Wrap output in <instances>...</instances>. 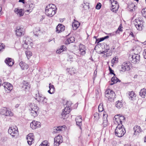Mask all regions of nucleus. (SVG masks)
Masks as SVG:
<instances>
[{
  "instance_id": "f257e3e1",
  "label": "nucleus",
  "mask_w": 146,
  "mask_h": 146,
  "mask_svg": "<svg viewBox=\"0 0 146 146\" xmlns=\"http://www.w3.org/2000/svg\"><path fill=\"white\" fill-rule=\"evenodd\" d=\"M57 8L53 4L48 5L45 9V13L46 15L49 17H52L56 12Z\"/></svg>"
},
{
  "instance_id": "f03ea898",
  "label": "nucleus",
  "mask_w": 146,
  "mask_h": 146,
  "mask_svg": "<svg viewBox=\"0 0 146 146\" xmlns=\"http://www.w3.org/2000/svg\"><path fill=\"white\" fill-rule=\"evenodd\" d=\"M72 104V103L71 102L67 101L66 104L64 105L65 108L62 110V112L60 116V117L63 119H66L67 118V115L71 111L70 107Z\"/></svg>"
},
{
  "instance_id": "7ed1b4c3",
  "label": "nucleus",
  "mask_w": 146,
  "mask_h": 146,
  "mask_svg": "<svg viewBox=\"0 0 146 146\" xmlns=\"http://www.w3.org/2000/svg\"><path fill=\"white\" fill-rule=\"evenodd\" d=\"M126 131L123 125L120 126L119 125L117 126L115 130V133L116 136L118 137H121L125 133Z\"/></svg>"
},
{
  "instance_id": "20e7f679",
  "label": "nucleus",
  "mask_w": 146,
  "mask_h": 146,
  "mask_svg": "<svg viewBox=\"0 0 146 146\" xmlns=\"http://www.w3.org/2000/svg\"><path fill=\"white\" fill-rule=\"evenodd\" d=\"M32 42L29 37L24 36L22 42L23 47L25 49H27L29 46H31Z\"/></svg>"
},
{
  "instance_id": "39448f33",
  "label": "nucleus",
  "mask_w": 146,
  "mask_h": 146,
  "mask_svg": "<svg viewBox=\"0 0 146 146\" xmlns=\"http://www.w3.org/2000/svg\"><path fill=\"white\" fill-rule=\"evenodd\" d=\"M115 94L112 90L108 89L105 92V96L110 101L113 100L115 98Z\"/></svg>"
},
{
  "instance_id": "423d86ee",
  "label": "nucleus",
  "mask_w": 146,
  "mask_h": 146,
  "mask_svg": "<svg viewBox=\"0 0 146 146\" xmlns=\"http://www.w3.org/2000/svg\"><path fill=\"white\" fill-rule=\"evenodd\" d=\"M31 109L30 110L31 111L30 114L33 117H35L38 115V108L37 106L34 104H32L31 106Z\"/></svg>"
},
{
  "instance_id": "0eeeda50",
  "label": "nucleus",
  "mask_w": 146,
  "mask_h": 146,
  "mask_svg": "<svg viewBox=\"0 0 146 146\" xmlns=\"http://www.w3.org/2000/svg\"><path fill=\"white\" fill-rule=\"evenodd\" d=\"M36 100L38 102L43 104H46L47 102V99L45 97L43 96L42 94L39 93L36 94Z\"/></svg>"
},
{
  "instance_id": "6e6552de",
  "label": "nucleus",
  "mask_w": 146,
  "mask_h": 146,
  "mask_svg": "<svg viewBox=\"0 0 146 146\" xmlns=\"http://www.w3.org/2000/svg\"><path fill=\"white\" fill-rule=\"evenodd\" d=\"M134 24L136 28L138 30H141L142 29L143 27V22L139 19H136L134 21Z\"/></svg>"
},
{
  "instance_id": "1a4fd4ad",
  "label": "nucleus",
  "mask_w": 146,
  "mask_h": 146,
  "mask_svg": "<svg viewBox=\"0 0 146 146\" xmlns=\"http://www.w3.org/2000/svg\"><path fill=\"white\" fill-rule=\"evenodd\" d=\"M8 132L13 137L16 136L18 133L17 128L16 126L9 127Z\"/></svg>"
},
{
  "instance_id": "9d476101",
  "label": "nucleus",
  "mask_w": 146,
  "mask_h": 146,
  "mask_svg": "<svg viewBox=\"0 0 146 146\" xmlns=\"http://www.w3.org/2000/svg\"><path fill=\"white\" fill-rule=\"evenodd\" d=\"M15 33L17 36H21L24 35L25 30L21 26H18L17 27Z\"/></svg>"
},
{
  "instance_id": "9b49d317",
  "label": "nucleus",
  "mask_w": 146,
  "mask_h": 146,
  "mask_svg": "<svg viewBox=\"0 0 146 146\" xmlns=\"http://www.w3.org/2000/svg\"><path fill=\"white\" fill-rule=\"evenodd\" d=\"M131 56V61L132 63L135 64L139 62L140 59L139 54L134 53Z\"/></svg>"
},
{
  "instance_id": "f8f14e48",
  "label": "nucleus",
  "mask_w": 146,
  "mask_h": 146,
  "mask_svg": "<svg viewBox=\"0 0 146 146\" xmlns=\"http://www.w3.org/2000/svg\"><path fill=\"white\" fill-rule=\"evenodd\" d=\"M131 64L129 62H127L124 63L121 66V71L124 72L126 70L129 71L131 68Z\"/></svg>"
},
{
  "instance_id": "ddd939ff",
  "label": "nucleus",
  "mask_w": 146,
  "mask_h": 146,
  "mask_svg": "<svg viewBox=\"0 0 146 146\" xmlns=\"http://www.w3.org/2000/svg\"><path fill=\"white\" fill-rule=\"evenodd\" d=\"M63 140L62 136L60 135H58L54 138V145L56 146H59L63 142Z\"/></svg>"
},
{
  "instance_id": "4468645a",
  "label": "nucleus",
  "mask_w": 146,
  "mask_h": 146,
  "mask_svg": "<svg viewBox=\"0 0 146 146\" xmlns=\"http://www.w3.org/2000/svg\"><path fill=\"white\" fill-rule=\"evenodd\" d=\"M2 86H3L7 93L9 92L13 89V86L9 83L5 82L3 84Z\"/></svg>"
},
{
  "instance_id": "2eb2a0df",
  "label": "nucleus",
  "mask_w": 146,
  "mask_h": 146,
  "mask_svg": "<svg viewBox=\"0 0 146 146\" xmlns=\"http://www.w3.org/2000/svg\"><path fill=\"white\" fill-rule=\"evenodd\" d=\"M41 123L38 121H33L30 124V127L32 129H34L40 127Z\"/></svg>"
},
{
  "instance_id": "dca6fc26",
  "label": "nucleus",
  "mask_w": 146,
  "mask_h": 146,
  "mask_svg": "<svg viewBox=\"0 0 146 146\" xmlns=\"http://www.w3.org/2000/svg\"><path fill=\"white\" fill-rule=\"evenodd\" d=\"M79 50L80 54L82 55H84L86 54V49L84 45L82 44H80L79 45Z\"/></svg>"
},
{
  "instance_id": "f3484780",
  "label": "nucleus",
  "mask_w": 146,
  "mask_h": 146,
  "mask_svg": "<svg viewBox=\"0 0 146 146\" xmlns=\"http://www.w3.org/2000/svg\"><path fill=\"white\" fill-rule=\"evenodd\" d=\"M34 135L33 133H30L27 136V140L28 144L31 145L32 144V143L34 140Z\"/></svg>"
},
{
  "instance_id": "a211bd4d",
  "label": "nucleus",
  "mask_w": 146,
  "mask_h": 146,
  "mask_svg": "<svg viewBox=\"0 0 146 146\" xmlns=\"http://www.w3.org/2000/svg\"><path fill=\"white\" fill-rule=\"evenodd\" d=\"M119 115H116L113 118L114 123L115 124L117 125H119L121 126L123 125L121 123V121L120 120L119 118Z\"/></svg>"
},
{
  "instance_id": "6ab92c4d",
  "label": "nucleus",
  "mask_w": 146,
  "mask_h": 146,
  "mask_svg": "<svg viewBox=\"0 0 146 146\" xmlns=\"http://www.w3.org/2000/svg\"><path fill=\"white\" fill-rule=\"evenodd\" d=\"M5 62L7 65L10 66H12L14 63L13 59L10 58H7L5 60Z\"/></svg>"
},
{
  "instance_id": "aec40b11",
  "label": "nucleus",
  "mask_w": 146,
  "mask_h": 146,
  "mask_svg": "<svg viewBox=\"0 0 146 146\" xmlns=\"http://www.w3.org/2000/svg\"><path fill=\"white\" fill-rule=\"evenodd\" d=\"M65 30V27L62 25L59 24L56 28V31L58 33L64 31Z\"/></svg>"
},
{
  "instance_id": "412c9836",
  "label": "nucleus",
  "mask_w": 146,
  "mask_h": 146,
  "mask_svg": "<svg viewBox=\"0 0 146 146\" xmlns=\"http://www.w3.org/2000/svg\"><path fill=\"white\" fill-rule=\"evenodd\" d=\"M111 2L112 5L111 8L112 9L117 10L119 7V5L117 4V2L113 0H110Z\"/></svg>"
},
{
  "instance_id": "4be33fe9",
  "label": "nucleus",
  "mask_w": 146,
  "mask_h": 146,
  "mask_svg": "<svg viewBox=\"0 0 146 146\" xmlns=\"http://www.w3.org/2000/svg\"><path fill=\"white\" fill-rule=\"evenodd\" d=\"M82 117L81 116L77 117L76 118V125L80 127V128L82 129L81 126L82 125Z\"/></svg>"
},
{
  "instance_id": "5701e85b",
  "label": "nucleus",
  "mask_w": 146,
  "mask_h": 146,
  "mask_svg": "<svg viewBox=\"0 0 146 146\" xmlns=\"http://www.w3.org/2000/svg\"><path fill=\"white\" fill-rule=\"evenodd\" d=\"M133 130L134 132V135H137V133H139L141 131L140 127L137 125H136L133 127Z\"/></svg>"
},
{
  "instance_id": "b1692460",
  "label": "nucleus",
  "mask_w": 146,
  "mask_h": 146,
  "mask_svg": "<svg viewBox=\"0 0 146 146\" xmlns=\"http://www.w3.org/2000/svg\"><path fill=\"white\" fill-rule=\"evenodd\" d=\"M19 65L21 67V69L23 70L27 69L29 68L28 65L23 61L19 63Z\"/></svg>"
},
{
  "instance_id": "393cba45",
  "label": "nucleus",
  "mask_w": 146,
  "mask_h": 146,
  "mask_svg": "<svg viewBox=\"0 0 146 146\" xmlns=\"http://www.w3.org/2000/svg\"><path fill=\"white\" fill-rule=\"evenodd\" d=\"M15 12L20 17L22 16L24 13V12L23 11V10L22 9H19L17 8H15L14 10Z\"/></svg>"
},
{
  "instance_id": "a878e982",
  "label": "nucleus",
  "mask_w": 146,
  "mask_h": 146,
  "mask_svg": "<svg viewBox=\"0 0 146 146\" xmlns=\"http://www.w3.org/2000/svg\"><path fill=\"white\" fill-rule=\"evenodd\" d=\"M128 97L129 99L131 100H133L136 96V94L133 91L129 92L128 93Z\"/></svg>"
},
{
  "instance_id": "bb28decb",
  "label": "nucleus",
  "mask_w": 146,
  "mask_h": 146,
  "mask_svg": "<svg viewBox=\"0 0 146 146\" xmlns=\"http://www.w3.org/2000/svg\"><path fill=\"white\" fill-rule=\"evenodd\" d=\"M22 87L25 90L29 89L30 88V85L27 82L23 81L22 82Z\"/></svg>"
},
{
  "instance_id": "cd10ccee",
  "label": "nucleus",
  "mask_w": 146,
  "mask_h": 146,
  "mask_svg": "<svg viewBox=\"0 0 146 146\" xmlns=\"http://www.w3.org/2000/svg\"><path fill=\"white\" fill-rule=\"evenodd\" d=\"M74 41V37L71 36L66 39L65 42V44L66 45H68L70 43L73 42Z\"/></svg>"
},
{
  "instance_id": "c85d7f7f",
  "label": "nucleus",
  "mask_w": 146,
  "mask_h": 146,
  "mask_svg": "<svg viewBox=\"0 0 146 146\" xmlns=\"http://www.w3.org/2000/svg\"><path fill=\"white\" fill-rule=\"evenodd\" d=\"M111 80L112 82H113V83H111L110 84V85H113L114 84L117 83L118 81H120L115 76H114L112 77L111 79Z\"/></svg>"
},
{
  "instance_id": "c756f323",
  "label": "nucleus",
  "mask_w": 146,
  "mask_h": 146,
  "mask_svg": "<svg viewBox=\"0 0 146 146\" xmlns=\"http://www.w3.org/2000/svg\"><path fill=\"white\" fill-rule=\"evenodd\" d=\"M27 7H29L28 9H27V10H25V11L29 13L32 11L34 7V6L33 4H31L29 5H27Z\"/></svg>"
},
{
  "instance_id": "7c9ffc66",
  "label": "nucleus",
  "mask_w": 146,
  "mask_h": 146,
  "mask_svg": "<svg viewBox=\"0 0 146 146\" xmlns=\"http://www.w3.org/2000/svg\"><path fill=\"white\" fill-rule=\"evenodd\" d=\"M146 93V89L143 88L141 90L139 93V95L142 98H144L145 97Z\"/></svg>"
},
{
  "instance_id": "2f4dec72",
  "label": "nucleus",
  "mask_w": 146,
  "mask_h": 146,
  "mask_svg": "<svg viewBox=\"0 0 146 146\" xmlns=\"http://www.w3.org/2000/svg\"><path fill=\"white\" fill-rule=\"evenodd\" d=\"M80 25V23L77 21L74 22L72 24V26L74 30H76Z\"/></svg>"
},
{
  "instance_id": "473e14b6",
  "label": "nucleus",
  "mask_w": 146,
  "mask_h": 146,
  "mask_svg": "<svg viewBox=\"0 0 146 146\" xmlns=\"http://www.w3.org/2000/svg\"><path fill=\"white\" fill-rule=\"evenodd\" d=\"M123 105V103L121 101H118L116 102L115 106L118 109H120L122 107Z\"/></svg>"
},
{
  "instance_id": "72a5a7b5",
  "label": "nucleus",
  "mask_w": 146,
  "mask_h": 146,
  "mask_svg": "<svg viewBox=\"0 0 146 146\" xmlns=\"http://www.w3.org/2000/svg\"><path fill=\"white\" fill-rule=\"evenodd\" d=\"M63 126H59L56 127H54V132L55 133H58L60 131H61L62 128Z\"/></svg>"
},
{
  "instance_id": "f704fd0d",
  "label": "nucleus",
  "mask_w": 146,
  "mask_h": 146,
  "mask_svg": "<svg viewBox=\"0 0 146 146\" xmlns=\"http://www.w3.org/2000/svg\"><path fill=\"white\" fill-rule=\"evenodd\" d=\"M66 48L65 46H61L59 50L56 51V52L58 53H60L62 51L66 50Z\"/></svg>"
},
{
  "instance_id": "c9c22d12",
  "label": "nucleus",
  "mask_w": 146,
  "mask_h": 146,
  "mask_svg": "<svg viewBox=\"0 0 146 146\" xmlns=\"http://www.w3.org/2000/svg\"><path fill=\"white\" fill-rule=\"evenodd\" d=\"M40 30L39 28H35L33 30V33L35 35L38 36L39 33H40Z\"/></svg>"
},
{
  "instance_id": "e433bc0d",
  "label": "nucleus",
  "mask_w": 146,
  "mask_h": 146,
  "mask_svg": "<svg viewBox=\"0 0 146 146\" xmlns=\"http://www.w3.org/2000/svg\"><path fill=\"white\" fill-rule=\"evenodd\" d=\"M135 7V5L133 3L129 4L128 5V8H129V10L130 11H132L134 10V7Z\"/></svg>"
},
{
  "instance_id": "4c0bfd02",
  "label": "nucleus",
  "mask_w": 146,
  "mask_h": 146,
  "mask_svg": "<svg viewBox=\"0 0 146 146\" xmlns=\"http://www.w3.org/2000/svg\"><path fill=\"white\" fill-rule=\"evenodd\" d=\"M49 88L52 92V93H54L55 92V88L53 85L51 84H49Z\"/></svg>"
},
{
  "instance_id": "58836bf2",
  "label": "nucleus",
  "mask_w": 146,
  "mask_h": 146,
  "mask_svg": "<svg viewBox=\"0 0 146 146\" xmlns=\"http://www.w3.org/2000/svg\"><path fill=\"white\" fill-rule=\"evenodd\" d=\"M94 119L95 120H98L100 118V116L99 113L97 112L95 113L94 115Z\"/></svg>"
},
{
  "instance_id": "ea45409f",
  "label": "nucleus",
  "mask_w": 146,
  "mask_h": 146,
  "mask_svg": "<svg viewBox=\"0 0 146 146\" xmlns=\"http://www.w3.org/2000/svg\"><path fill=\"white\" fill-rule=\"evenodd\" d=\"M25 53L28 59H29V58L32 55L31 52L29 51H26Z\"/></svg>"
},
{
  "instance_id": "a19ab883",
  "label": "nucleus",
  "mask_w": 146,
  "mask_h": 146,
  "mask_svg": "<svg viewBox=\"0 0 146 146\" xmlns=\"http://www.w3.org/2000/svg\"><path fill=\"white\" fill-rule=\"evenodd\" d=\"M7 109L6 108H3L1 110V113L3 115H5L6 114V112L7 111Z\"/></svg>"
},
{
  "instance_id": "79ce46f5",
  "label": "nucleus",
  "mask_w": 146,
  "mask_h": 146,
  "mask_svg": "<svg viewBox=\"0 0 146 146\" xmlns=\"http://www.w3.org/2000/svg\"><path fill=\"white\" fill-rule=\"evenodd\" d=\"M39 146H49L48 144V142L47 141H44Z\"/></svg>"
},
{
  "instance_id": "37998d69",
  "label": "nucleus",
  "mask_w": 146,
  "mask_h": 146,
  "mask_svg": "<svg viewBox=\"0 0 146 146\" xmlns=\"http://www.w3.org/2000/svg\"><path fill=\"white\" fill-rule=\"evenodd\" d=\"M142 15L146 18V8H143L141 11Z\"/></svg>"
},
{
  "instance_id": "c03bdc74",
  "label": "nucleus",
  "mask_w": 146,
  "mask_h": 146,
  "mask_svg": "<svg viewBox=\"0 0 146 146\" xmlns=\"http://www.w3.org/2000/svg\"><path fill=\"white\" fill-rule=\"evenodd\" d=\"M5 115L7 116H11L13 115V114L11 111L7 109L6 114H5Z\"/></svg>"
},
{
  "instance_id": "a18cd8bd",
  "label": "nucleus",
  "mask_w": 146,
  "mask_h": 146,
  "mask_svg": "<svg viewBox=\"0 0 146 146\" xmlns=\"http://www.w3.org/2000/svg\"><path fill=\"white\" fill-rule=\"evenodd\" d=\"M98 110L99 112H102L103 111V104H101L99 105L98 107Z\"/></svg>"
},
{
  "instance_id": "49530a36",
  "label": "nucleus",
  "mask_w": 146,
  "mask_h": 146,
  "mask_svg": "<svg viewBox=\"0 0 146 146\" xmlns=\"http://www.w3.org/2000/svg\"><path fill=\"white\" fill-rule=\"evenodd\" d=\"M117 115H119V118L120 119V120L121 121V123H122V121L125 120V117L121 114H117Z\"/></svg>"
},
{
  "instance_id": "de8ad7c7",
  "label": "nucleus",
  "mask_w": 146,
  "mask_h": 146,
  "mask_svg": "<svg viewBox=\"0 0 146 146\" xmlns=\"http://www.w3.org/2000/svg\"><path fill=\"white\" fill-rule=\"evenodd\" d=\"M103 124L104 127H106L108 125V120L107 119H103Z\"/></svg>"
},
{
  "instance_id": "09e8293b",
  "label": "nucleus",
  "mask_w": 146,
  "mask_h": 146,
  "mask_svg": "<svg viewBox=\"0 0 146 146\" xmlns=\"http://www.w3.org/2000/svg\"><path fill=\"white\" fill-rule=\"evenodd\" d=\"M102 5L100 3H97L96 6V9H100Z\"/></svg>"
},
{
  "instance_id": "8fccbe9b",
  "label": "nucleus",
  "mask_w": 146,
  "mask_h": 146,
  "mask_svg": "<svg viewBox=\"0 0 146 146\" xmlns=\"http://www.w3.org/2000/svg\"><path fill=\"white\" fill-rule=\"evenodd\" d=\"M109 69L110 72V73L113 74L114 76H115V74L114 73V72L113 70L109 66Z\"/></svg>"
},
{
  "instance_id": "3c124183",
  "label": "nucleus",
  "mask_w": 146,
  "mask_h": 146,
  "mask_svg": "<svg viewBox=\"0 0 146 146\" xmlns=\"http://www.w3.org/2000/svg\"><path fill=\"white\" fill-rule=\"evenodd\" d=\"M5 46L3 44H0V52L2 51L3 49L5 48Z\"/></svg>"
},
{
  "instance_id": "603ef678",
  "label": "nucleus",
  "mask_w": 146,
  "mask_h": 146,
  "mask_svg": "<svg viewBox=\"0 0 146 146\" xmlns=\"http://www.w3.org/2000/svg\"><path fill=\"white\" fill-rule=\"evenodd\" d=\"M117 60L118 58L116 57H115L112 59L111 62H115L117 61Z\"/></svg>"
},
{
  "instance_id": "864d4df0",
  "label": "nucleus",
  "mask_w": 146,
  "mask_h": 146,
  "mask_svg": "<svg viewBox=\"0 0 146 146\" xmlns=\"http://www.w3.org/2000/svg\"><path fill=\"white\" fill-rule=\"evenodd\" d=\"M143 55L144 58L146 59V49H145L143 52Z\"/></svg>"
},
{
  "instance_id": "5fc2aeb1",
  "label": "nucleus",
  "mask_w": 146,
  "mask_h": 146,
  "mask_svg": "<svg viewBox=\"0 0 146 146\" xmlns=\"http://www.w3.org/2000/svg\"><path fill=\"white\" fill-rule=\"evenodd\" d=\"M107 115L104 113L103 114V119H107Z\"/></svg>"
},
{
  "instance_id": "6e6d98bb",
  "label": "nucleus",
  "mask_w": 146,
  "mask_h": 146,
  "mask_svg": "<svg viewBox=\"0 0 146 146\" xmlns=\"http://www.w3.org/2000/svg\"><path fill=\"white\" fill-rule=\"evenodd\" d=\"M104 40V37L101 38L99 39V40L98 41V43H99L100 42L103 41Z\"/></svg>"
},
{
  "instance_id": "4d7b16f0",
  "label": "nucleus",
  "mask_w": 146,
  "mask_h": 146,
  "mask_svg": "<svg viewBox=\"0 0 146 146\" xmlns=\"http://www.w3.org/2000/svg\"><path fill=\"white\" fill-rule=\"evenodd\" d=\"M19 2H22L23 3H25V0H19Z\"/></svg>"
},
{
  "instance_id": "13d9d810",
  "label": "nucleus",
  "mask_w": 146,
  "mask_h": 146,
  "mask_svg": "<svg viewBox=\"0 0 146 146\" xmlns=\"http://www.w3.org/2000/svg\"><path fill=\"white\" fill-rule=\"evenodd\" d=\"M48 93L50 94H53L54 93H52V92L51 91V90L49 89V90H48Z\"/></svg>"
},
{
  "instance_id": "bf43d9fd",
  "label": "nucleus",
  "mask_w": 146,
  "mask_h": 146,
  "mask_svg": "<svg viewBox=\"0 0 146 146\" xmlns=\"http://www.w3.org/2000/svg\"><path fill=\"white\" fill-rule=\"evenodd\" d=\"M118 30L119 31H122V30L121 29V28L120 26H119V27L118 29Z\"/></svg>"
},
{
  "instance_id": "052dcab7",
  "label": "nucleus",
  "mask_w": 146,
  "mask_h": 146,
  "mask_svg": "<svg viewBox=\"0 0 146 146\" xmlns=\"http://www.w3.org/2000/svg\"><path fill=\"white\" fill-rule=\"evenodd\" d=\"M131 35L133 37H134V35L133 34V33L131 32L129 34V36Z\"/></svg>"
},
{
  "instance_id": "680f3d73",
  "label": "nucleus",
  "mask_w": 146,
  "mask_h": 146,
  "mask_svg": "<svg viewBox=\"0 0 146 146\" xmlns=\"http://www.w3.org/2000/svg\"><path fill=\"white\" fill-rule=\"evenodd\" d=\"M109 37V36H106L104 37V40L108 38Z\"/></svg>"
},
{
  "instance_id": "e2e57ef3",
  "label": "nucleus",
  "mask_w": 146,
  "mask_h": 146,
  "mask_svg": "<svg viewBox=\"0 0 146 146\" xmlns=\"http://www.w3.org/2000/svg\"><path fill=\"white\" fill-rule=\"evenodd\" d=\"M99 40V39H96V42L98 43V41Z\"/></svg>"
},
{
  "instance_id": "0e129e2a",
  "label": "nucleus",
  "mask_w": 146,
  "mask_h": 146,
  "mask_svg": "<svg viewBox=\"0 0 146 146\" xmlns=\"http://www.w3.org/2000/svg\"><path fill=\"white\" fill-rule=\"evenodd\" d=\"M144 142H146V136L145 137Z\"/></svg>"
},
{
  "instance_id": "69168bd1",
  "label": "nucleus",
  "mask_w": 146,
  "mask_h": 146,
  "mask_svg": "<svg viewBox=\"0 0 146 146\" xmlns=\"http://www.w3.org/2000/svg\"><path fill=\"white\" fill-rule=\"evenodd\" d=\"M143 44H144V45H145L146 44V41H145L143 43Z\"/></svg>"
},
{
  "instance_id": "338daca9",
  "label": "nucleus",
  "mask_w": 146,
  "mask_h": 146,
  "mask_svg": "<svg viewBox=\"0 0 146 146\" xmlns=\"http://www.w3.org/2000/svg\"><path fill=\"white\" fill-rule=\"evenodd\" d=\"M2 11V7H0V12Z\"/></svg>"
},
{
  "instance_id": "774afa93",
  "label": "nucleus",
  "mask_w": 146,
  "mask_h": 146,
  "mask_svg": "<svg viewBox=\"0 0 146 146\" xmlns=\"http://www.w3.org/2000/svg\"><path fill=\"white\" fill-rule=\"evenodd\" d=\"M102 53L103 54H105V51H103L102 52Z\"/></svg>"
}]
</instances>
